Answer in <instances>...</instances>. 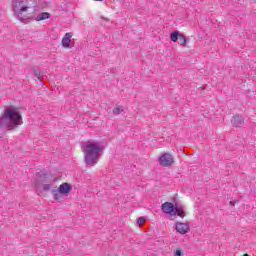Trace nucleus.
I'll list each match as a JSON object with an SVG mask.
<instances>
[{
  "mask_svg": "<svg viewBox=\"0 0 256 256\" xmlns=\"http://www.w3.org/2000/svg\"><path fill=\"white\" fill-rule=\"evenodd\" d=\"M181 37V33L179 31H174L170 34V39L173 43H177V40Z\"/></svg>",
  "mask_w": 256,
  "mask_h": 256,
  "instance_id": "nucleus-12",
  "label": "nucleus"
},
{
  "mask_svg": "<svg viewBox=\"0 0 256 256\" xmlns=\"http://www.w3.org/2000/svg\"><path fill=\"white\" fill-rule=\"evenodd\" d=\"M21 125H23V117L19 113V109L15 107L5 108L2 117H0V127L13 131Z\"/></svg>",
  "mask_w": 256,
  "mask_h": 256,
  "instance_id": "nucleus-2",
  "label": "nucleus"
},
{
  "mask_svg": "<svg viewBox=\"0 0 256 256\" xmlns=\"http://www.w3.org/2000/svg\"><path fill=\"white\" fill-rule=\"evenodd\" d=\"M73 38V33L68 32L64 35V37L62 38V47H64V49H71L72 45H71V39Z\"/></svg>",
  "mask_w": 256,
  "mask_h": 256,
  "instance_id": "nucleus-7",
  "label": "nucleus"
},
{
  "mask_svg": "<svg viewBox=\"0 0 256 256\" xmlns=\"http://www.w3.org/2000/svg\"><path fill=\"white\" fill-rule=\"evenodd\" d=\"M94 1H103V0H94Z\"/></svg>",
  "mask_w": 256,
  "mask_h": 256,
  "instance_id": "nucleus-19",
  "label": "nucleus"
},
{
  "mask_svg": "<svg viewBox=\"0 0 256 256\" xmlns=\"http://www.w3.org/2000/svg\"><path fill=\"white\" fill-rule=\"evenodd\" d=\"M231 123L233 127H241V125L245 123V120L243 119V116L236 115L231 119Z\"/></svg>",
  "mask_w": 256,
  "mask_h": 256,
  "instance_id": "nucleus-9",
  "label": "nucleus"
},
{
  "mask_svg": "<svg viewBox=\"0 0 256 256\" xmlns=\"http://www.w3.org/2000/svg\"><path fill=\"white\" fill-rule=\"evenodd\" d=\"M159 163L161 167H171L173 163H175V160L173 158V155L170 153H162L159 157Z\"/></svg>",
  "mask_w": 256,
  "mask_h": 256,
  "instance_id": "nucleus-5",
  "label": "nucleus"
},
{
  "mask_svg": "<svg viewBox=\"0 0 256 256\" xmlns=\"http://www.w3.org/2000/svg\"><path fill=\"white\" fill-rule=\"evenodd\" d=\"M174 256H183V251L181 249H177L174 251Z\"/></svg>",
  "mask_w": 256,
  "mask_h": 256,
  "instance_id": "nucleus-15",
  "label": "nucleus"
},
{
  "mask_svg": "<svg viewBox=\"0 0 256 256\" xmlns=\"http://www.w3.org/2000/svg\"><path fill=\"white\" fill-rule=\"evenodd\" d=\"M50 17L51 14L49 12H42L36 16L35 21H45V19H49Z\"/></svg>",
  "mask_w": 256,
  "mask_h": 256,
  "instance_id": "nucleus-10",
  "label": "nucleus"
},
{
  "mask_svg": "<svg viewBox=\"0 0 256 256\" xmlns=\"http://www.w3.org/2000/svg\"><path fill=\"white\" fill-rule=\"evenodd\" d=\"M161 209L163 213H165L166 215H170L171 217H175L176 215H178V217H181L183 219V217L187 215L185 211V206L177 204L175 205L171 202L163 203Z\"/></svg>",
  "mask_w": 256,
  "mask_h": 256,
  "instance_id": "nucleus-4",
  "label": "nucleus"
},
{
  "mask_svg": "<svg viewBox=\"0 0 256 256\" xmlns=\"http://www.w3.org/2000/svg\"><path fill=\"white\" fill-rule=\"evenodd\" d=\"M57 190L60 191V193L67 196L69 195V193H71V184L64 182L58 187Z\"/></svg>",
  "mask_w": 256,
  "mask_h": 256,
  "instance_id": "nucleus-8",
  "label": "nucleus"
},
{
  "mask_svg": "<svg viewBox=\"0 0 256 256\" xmlns=\"http://www.w3.org/2000/svg\"><path fill=\"white\" fill-rule=\"evenodd\" d=\"M123 106H116L114 109H113V114L114 115H121V113H123Z\"/></svg>",
  "mask_w": 256,
  "mask_h": 256,
  "instance_id": "nucleus-14",
  "label": "nucleus"
},
{
  "mask_svg": "<svg viewBox=\"0 0 256 256\" xmlns=\"http://www.w3.org/2000/svg\"><path fill=\"white\" fill-rule=\"evenodd\" d=\"M143 223H145V217H140L138 219V225H143Z\"/></svg>",
  "mask_w": 256,
  "mask_h": 256,
  "instance_id": "nucleus-17",
  "label": "nucleus"
},
{
  "mask_svg": "<svg viewBox=\"0 0 256 256\" xmlns=\"http://www.w3.org/2000/svg\"><path fill=\"white\" fill-rule=\"evenodd\" d=\"M54 200L58 203H61L63 201V197H65V194L61 193L59 190L54 191Z\"/></svg>",
  "mask_w": 256,
  "mask_h": 256,
  "instance_id": "nucleus-11",
  "label": "nucleus"
},
{
  "mask_svg": "<svg viewBox=\"0 0 256 256\" xmlns=\"http://www.w3.org/2000/svg\"><path fill=\"white\" fill-rule=\"evenodd\" d=\"M42 9H45V7H47V3L43 2V4L41 5Z\"/></svg>",
  "mask_w": 256,
  "mask_h": 256,
  "instance_id": "nucleus-18",
  "label": "nucleus"
},
{
  "mask_svg": "<svg viewBox=\"0 0 256 256\" xmlns=\"http://www.w3.org/2000/svg\"><path fill=\"white\" fill-rule=\"evenodd\" d=\"M51 189V184H44L43 191H49Z\"/></svg>",
  "mask_w": 256,
  "mask_h": 256,
  "instance_id": "nucleus-16",
  "label": "nucleus"
},
{
  "mask_svg": "<svg viewBox=\"0 0 256 256\" xmlns=\"http://www.w3.org/2000/svg\"><path fill=\"white\" fill-rule=\"evenodd\" d=\"M175 229L180 235H187V232L190 229L189 223L176 222Z\"/></svg>",
  "mask_w": 256,
  "mask_h": 256,
  "instance_id": "nucleus-6",
  "label": "nucleus"
},
{
  "mask_svg": "<svg viewBox=\"0 0 256 256\" xmlns=\"http://www.w3.org/2000/svg\"><path fill=\"white\" fill-rule=\"evenodd\" d=\"M82 149L84 151L86 165L88 167H95L99 163V157L103 153V144L101 141L90 140L82 146Z\"/></svg>",
  "mask_w": 256,
  "mask_h": 256,
  "instance_id": "nucleus-1",
  "label": "nucleus"
},
{
  "mask_svg": "<svg viewBox=\"0 0 256 256\" xmlns=\"http://www.w3.org/2000/svg\"><path fill=\"white\" fill-rule=\"evenodd\" d=\"M178 39V45H182V47H185V45H187V38H185L183 34H180V37Z\"/></svg>",
  "mask_w": 256,
  "mask_h": 256,
  "instance_id": "nucleus-13",
  "label": "nucleus"
},
{
  "mask_svg": "<svg viewBox=\"0 0 256 256\" xmlns=\"http://www.w3.org/2000/svg\"><path fill=\"white\" fill-rule=\"evenodd\" d=\"M12 11L16 19L25 23L27 18L23 17V13H27L29 11V0H12Z\"/></svg>",
  "mask_w": 256,
  "mask_h": 256,
  "instance_id": "nucleus-3",
  "label": "nucleus"
}]
</instances>
